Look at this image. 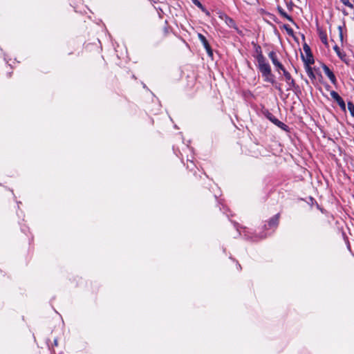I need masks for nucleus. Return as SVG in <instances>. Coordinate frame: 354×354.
Listing matches in <instances>:
<instances>
[{
  "label": "nucleus",
  "mask_w": 354,
  "mask_h": 354,
  "mask_svg": "<svg viewBox=\"0 0 354 354\" xmlns=\"http://www.w3.org/2000/svg\"><path fill=\"white\" fill-rule=\"evenodd\" d=\"M280 214L277 213V214L274 215L272 218H270L267 223H265L263 226V231L262 232H260L258 235V237L260 239H263L266 238L268 235H270V233L268 232L270 229H273V231L279 225V221Z\"/></svg>",
  "instance_id": "1"
},
{
  "label": "nucleus",
  "mask_w": 354,
  "mask_h": 354,
  "mask_svg": "<svg viewBox=\"0 0 354 354\" xmlns=\"http://www.w3.org/2000/svg\"><path fill=\"white\" fill-rule=\"evenodd\" d=\"M259 70L262 74V77H263V80L265 82H269L272 84L276 83L275 76L272 73L271 67L269 63L261 65L258 67Z\"/></svg>",
  "instance_id": "2"
},
{
  "label": "nucleus",
  "mask_w": 354,
  "mask_h": 354,
  "mask_svg": "<svg viewBox=\"0 0 354 354\" xmlns=\"http://www.w3.org/2000/svg\"><path fill=\"white\" fill-rule=\"evenodd\" d=\"M283 74L284 75L285 80L288 85L287 91L292 90L294 92V93L298 97H299V95H301L300 86L295 83V80L292 79L290 73L288 71H284V73Z\"/></svg>",
  "instance_id": "3"
},
{
  "label": "nucleus",
  "mask_w": 354,
  "mask_h": 354,
  "mask_svg": "<svg viewBox=\"0 0 354 354\" xmlns=\"http://www.w3.org/2000/svg\"><path fill=\"white\" fill-rule=\"evenodd\" d=\"M252 45L253 46L255 53H256V55H254V57L258 62L257 66L259 67L261 65L268 63L266 60V58L263 55V52H262L261 46H259L254 41H252Z\"/></svg>",
  "instance_id": "4"
},
{
  "label": "nucleus",
  "mask_w": 354,
  "mask_h": 354,
  "mask_svg": "<svg viewBox=\"0 0 354 354\" xmlns=\"http://www.w3.org/2000/svg\"><path fill=\"white\" fill-rule=\"evenodd\" d=\"M303 49L306 53V56L303 53L301 54V58L304 62V64H314L315 59L313 57V53L308 44L306 42L303 44Z\"/></svg>",
  "instance_id": "5"
},
{
  "label": "nucleus",
  "mask_w": 354,
  "mask_h": 354,
  "mask_svg": "<svg viewBox=\"0 0 354 354\" xmlns=\"http://www.w3.org/2000/svg\"><path fill=\"white\" fill-rule=\"evenodd\" d=\"M268 57L271 59L273 65L276 67L277 71H281L283 73L286 71L283 65L278 60L277 55L274 51H270L268 53Z\"/></svg>",
  "instance_id": "6"
},
{
  "label": "nucleus",
  "mask_w": 354,
  "mask_h": 354,
  "mask_svg": "<svg viewBox=\"0 0 354 354\" xmlns=\"http://www.w3.org/2000/svg\"><path fill=\"white\" fill-rule=\"evenodd\" d=\"M224 21L225 22V24L230 27V28H234V30H236V32L239 35H243V32L242 30H241L238 26H236V21L230 17L227 16V15H225L224 16Z\"/></svg>",
  "instance_id": "7"
},
{
  "label": "nucleus",
  "mask_w": 354,
  "mask_h": 354,
  "mask_svg": "<svg viewBox=\"0 0 354 354\" xmlns=\"http://www.w3.org/2000/svg\"><path fill=\"white\" fill-rule=\"evenodd\" d=\"M330 94L332 98L337 102L341 109L343 111H346L345 102L342 99V97L338 94V93L335 91H332Z\"/></svg>",
  "instance_id": "8"
},
{
  "label": "nucleus",
  "mask_w": 354,
  "mask_h": 354,
  "mask_svg": "<svg viewBox=\"0 0 354 354\" xmlns=\"http://www.w3.org/2000/svg\"><path fill=\"white\" fill-rule=\"evenodd\" d=\"M322 68L326 75V76L329 78L331 83L335 84L336 83V77L333 72L324 64L322 65Z\"/></svg>",
  "instance_id": "9"
},
{
  "label": "nucleus",
  "mask_w": 354,
  "mask_h": 354,
  "mask_svg": "<svg viewBox=\"0 0 354 354\" xmlns=\"http://www.w3.org/2000/svg\"><path fill=\"white\" fill-rule=\"evenodd\" d=\"M333 49L335 51V53H336L337 55L338 56V57L342 61L345 62L346 64H348V62L346 60V53L344 52V51H341L340 48H339V46L337 45H335L333 47Z\"/></svg>",
  "instance_id": "10"
},
{
  "label": "nucleus",
  "mask_w": 354,
  "mask_h": 354,
  "mask_svg": "<svg viewBox=\"0 0 354 354\" xmlns=\"http://www.w3.org/2000/svg\"><path fill=\"white\" fill-rule=\"evenodd\" d=\"M312 64H304V67L309 78L313 80L315 79V75L314 74L313 68L311 67Z\"/></svg>",
  "instance_id": "11"
},
{
  "label": "nucleus",
  "mask_w": 354,
  "mask_h": 354,
  "mask_svg": "<svg viewBox=\"0 0 354 354\" xmlns=\"http://www.w3.org/2000/svg\"><path fill=\"white\" fill-rule=\"evenodd\" d=\"M277 10L283 17L286 18L289 21L295 24L293 18L290 15H288L281 6H277Z\"/></svg>",
  "instance_id": "12"
},
{
  "label": "nucleus",
  "mask_w": 354,
  "mask_h": 354,
  "mask_svg": "<svg viewBox=\"0 0 354 354\" xmlns=\"http://www.w3.org/2000/svg\"><path fill=\"white\" fill-rule=\"evenodd\" d=\"M273 124L286 132L290 131V127L287 124L279 120L277 118H276Z\"/></svg>",
  "instance_id": "13"
},
{
  "label": "nucleus",
  "mask_w": 354,
  "mask_h": 354,
  "mask_svg": "<svg viewBox=\"0 0 354 354\" xmlns=\"http://www.w3.org/2000/svg\"><path fill=\"white\" fill-rule=\"evenodd\" d=\"M262 114L271 122H274V121L276 120L277 118H275L268 109H263L262 111Z\"/></svg>",
  "instance_id": "14"
},
{
  "label": "nucleus",
  "mask_w": 354,
  "mask_h": 354,
  "mask_svg": "<svg viewBox=\"0 0 354 354\" xmlns=\"http://www.w3.org/2000/svg\"><path fill=\"white\" fill-rule=\"evenodd\" d=\"M198 37L200 41L202 43L203 46V47L205 48L210 46L208 41L206 39V37L203 34L198 33Z\"/></svg>",
  "instance_id": "15"
},
{
  "label": "nucleus",
  "mask_w": 354,
  "mask_h": 354,
  "mask_svg": "<svg viewBox=\"0 0 354 354\" xmlns=\"http://www.w3.org/2000/svg\"><path fill=\"white\" fill-rule=\"evenodd\" d=\"M192 3L200 8L203 12H205L207 15H209V11L203 6V5L198 0H192Z\"/></svg>",
  "instance_id": "16"
},
{
  "label": "nucleus",
  "mask_w": 354,
  "mask_h": 354,
  "mask_svg": "<svg viewBox=\"0 0 354 354\" xmlns=\"http://www.w3.org/2000/svg\"><path fill=\"white\" fill-rule=\"evenodd\" d=\"M319 38H320V40L322 41V42L324 44L327 45L328 44V40H327V35H326V33L323 32V31H320L319 33Z\"/></svg>",
  "instance_id": "17"
},
{
  "label": "nucleus",
  "mask_w": 354,
  "mask_h": 354,
  "mask_svg": "<svg viewBox=\"0 0 354 354\" xmlns=\"http://www.w3.org/2000/svg\"><path fill=\"white\" fill-rule=\"evenodd\" d=\"M283 28L286 30L287 34L290 37H294V31L288 24H284Z\"/></svg>",
  "instance_id": "18"
},
{
  "label": "nucleus",
  "mask_w": 354,
  "mask_h": 354,
  "mask_svg": "<svg viewBox=\"0 0 354 354\" xmlns=\"http://www.w3.org/2000/svg\"><path fill=\"white\" fill-rule=\"evenodd\" d=\"M348 109L351 113V115L354 117V104L352 102H348Z\"/></svg>",
  "instance_id": "19"
},
{
  "label": "nucleus",
  "mask_w": 354,
  "mask_h": 354,
  "mask_svg": "<svg viewBox=\"0 0 354 354\" xmlns=\"http://www.w3.org/2000/svg\"><path fill=\"white\" fill-rule=\"evenodd\" d=\"M340 1L346 6L353 8V5L349 1V0H340Z\"/></svg>",
  "instance_id": "20"
},
{
  "label": "nucleus",
  "mask_w": 354,
  "mask_h": 354,
  "mask_svg": "<svg viewBox=\"0 0 354 354\" xmlns=\"http://www.w3.org/2000/svg\"><path fill=\"white\" fill-rule=\"evenodd\" d=\"M205 49L206 50V52H207L208 56L212 58L213 57V50L212 49V47L209 46Z\"/></svg>",
  "instance_id": "21"
},
{
  "label": "nucleus",
  "mask_w": 354,
  "mask_h": 354,
  "mask_svg": "<svg viewBox=\"0 0 354 354\" xmlns=\"http://www.w3.org/2000/svg\"><path fill=\"white\" fill-rule=\"evenodd\" d=\"M274 88L278 90L280 93H282V88H281V84H279V83H277L276 82V83H274V84H272Z\"/></svg>",
  "instance_id": "22"
},
{
  "label": "nucleus",
  "mask_w": 354,
  "mask_h": 354,
  "mask_svg": "<svg viewBox=\"0 0 354 354\" xmlns=\"http://www.w3.org/2000/svg\"><path fill=\"white\" fill-rule=\"evenodd\" d=\"M338 29L339 30V37H340V39L341 40L343 39V35H342V27L341 26H339L338 27Z\"/></svg>",
  "instance_id": "23"
},
{
  "label": "nucleus",
  "mask_w": 354,
  "mask_h": 354,
  "mask_svg": "<svg viewBox=\"0 0 354 354\" xmlns=\"http://www.w3.org/2000/svg\"><path fill=\"white\" fill-rule=\"evenodd\" d=\"M234 225L236 230L239 231V224L236 222H234Z\"/></svg>",
  "instance_id": "24"
},
{
  "label": "nucleus",
  "mask_w": 354,
  "mask_h": 354,
  "mask_svg": "<svg viewBox=\"0 0 354 354\" xmlns=\"http://www.w3.org/2000/svg\"><path fill=\"white\" fill-rule=\"evenodd\" d=\"M53 345L57 346L58 345V341L57 339H55L53 341Z\"/></svg>",
  "instance_id": "25"
},
{
  "label": "nucleus",
  "mask_w": 354,
  "mask_h": 354,
  "mask_svg": "<svg viewBox=\"0 0 354 354\" xmlns=\"http://www.w3.org/2000/svg\"><path fill=\"white\" fill-rule=\"evenodd\" d=\"M152 3H156L158 0H152V1H150Z\"/></svg>",
  "instance_id": "26"
},
{
  "label": "nucleus",
  "mask_w": 354,
  "mask_h": 354,
  "mask_svg": "<svg viewBox=\"0 0 354 354\" xmlns=\"http://www.w3.org/2000/svg\"><path fill=\"white\" fill-rule=\"evenodd\" d=\"M288 8L289 9H291L292 8V3H290V5H288Z\"/></svg>",
  "instance_id": "27"
},
{
  "label": "nucleus",
  "mask_w": 354,
  "mask_h": 354,
  "mask_svg": "<svg viewBox=\"0 0 354 354\" xmlns=\"http://www.w3.org/2000/svg\"><path fill=\"white\" fill-rule=\"evenodd\" d=\"M237 266H238L239 270H241V265L239 263L237 264Z\"/></svg>",
  "instance_id": "28"
},
{
  "label": "nucleus",
  "mask_w": 354,
  "mask_h": 354,
  "mask_svg": "<svg viewBox=\"0 0 354 354\" xmlns=\"http://www.w3.org/2000/svg\"><path fill=\"white\" fill-rule=\"evenodd\" d=\"M302 39L304 40L305 39V36L304 35H302Z\"/></svg>",
  "instance_id": "29"
},
{
  "label": "nucleus",
  "mask_w": 354,
  "mask_h": 354,
  "mask_svg": "<svg viewBox=\"0 0 354 354\" xmlns=\"http://www.w3.org/2000/svg\"><path fill=\"white\" fill-rule=\"evenodd\" d=\"M347 247H348V250H350V245H349V243H348Z\"/></svg>",
  "instance_id": "30"
},
{
  "label": "nucleus",
  "mask_w": 354,
  "mask_h": 354,
  "mask_svg": "<svg viewBox=\"0 0 354 354\" xmlns=\"http://www.w3.org/2000/svg\"><path fill=\"white\" fill-rule=\"evenodd\" d=\"M11 73H9L8 74V77H10V76H11Z\"/></svg>",
  "instance_id": "31"
},
{
  "label": "nucleus",
  "mask_w": 354,
  "mask_h": 354,
  "mask_svg": "<svg viewBox=\"0 0 354 354\" xmlns=\"http://www.w3.org/2000/svg\"><path fill=\"white\" fill-rule=\"evenodd\" d=\"M343 13H344L345 15H347V13H346L344 10L343 11Z\"/></svg>",
  "instance_id": "32"
},
{
  "label": "nucleus",
  "mask_w": 354,
  "mask_h": 354,
  "mask_svg": "<svg viewBox=\"0 0 354 354\" xmlns=\"http://www.w3.org/2000/svg\"><path fill=\"white\" fill-rule=\"evenodd\" d=\"M223 252H225V250H226V249H225V248H223Z\"/></svg>",
  "instance_id": "33"
}]
</instances>
